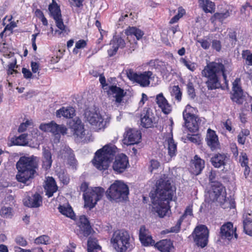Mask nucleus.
Segmentation results:
<instances>
[{
	"mask_svg": "<svg viewBox=\"0 0 252 252\" xmlns=\"http://www.w3.org/2000/svg\"><path fill=\"white\" fill-rule=\"evenodd\" d=\"M232 69L231 64L227 61H224V63L213 62L207 64L202 70L201 74L202 76L207 78L206 84L209 90H213L221 87L220 82L221 75L226 87L228 89L226 75L229 74Z\"/></svg>",
	"mask_w": 252,
	"mask_h": 252,
	"instance_id": "obj_1",
	"label": "nucleus"
},
{
	"mask_svg": "<svg viewBox=\"0 0 252 252\" xmlns=\"http://www.w3.org/2000/svg\"><path fill=\"white\" fill-rule=\"evenodd\" d=\"M38 159L37 157H22L16 163L18 173L16 179L19 182L29 185L31 180L34 177L38 168Z\"/></svg>",
	"mask_w": 252,
	"mask_h": 252,
	"instance_id": "obj_2",
	"label": "nucleus"
},
{
	"mask_svg": "<svg viewBox=\"0 0 252 252\" xmlns=\"http://www.w3.org/2000/svg\"><path fill=\"white\" fill-rule=\"evenodd\" d=\"M117 149L114 145H107L97 151L92 161L94 166L100 170L106 169L113 160Z\"/></svg>",
	"mask_w": 252,
	"mask_h": 252,
	"instance_id": "obj_3",
	"label": "nucleus"
},
{
	"mask_svg": "<svg viewBox=\"0 0 252 252\" xmlns=\"http://www.w3.org/2000/svg\"><path fill=\"white\" fill-rule=\"evenodd\" d=\"M111 242L118 252H126L132 248L130 236L128 232L124 230H117L114 231L111 239Z\"/></svg>",
	"mask_w": 252,
	"mask_h": 252,
	"instance_id": "obj_4",
	"label": "nucleus"
},
{
	"mask_svg": "<svg viewBox=\"0 0 252 252\" xmlns=\"http://www.w3.org/2000/svg\"><path fill=\"white\" fill-rule=\"evenodd\" d=\"M129 189L127 186L121 181H116L106 192V196L110 200L121 201L127 198Z\"/></svg>",
	"mask_w": 252,
	"mask_h": 252,
	"instance_id": "obj_5",
	"label": "nucleus"
},
{
	"mask_svg": "<svg viewBox=\"0 0 252 252\" xmlns=\"http://www.w3.org/2000/svg\"><path fill=\"white\" fill-rule=\"evenodd\" d=\"M197 112L196 108L187 105L183 113L185 126L190 132H196L201 125L202 120L195 115Z\"/></svg>",
	"mask_w": 252,
	"mask_h": 252,
	"instance_id": "obj_6",
	"label": "nucleus"
},
{
	"mask_svg": "<svg viewBox=\"0 0 252 252\" xmlns=\"http://www.w3.org/2000/svg\"><path fill=\"white\" fill-rule=\"evenodd\" d=\"M49 10L55 21L56 26L59 29V30L55 31V33L60 37L67 35L69 30L63 24L60 7L57 3H53L49 5Z\"/></svg>",
	"mask_w": 252,
	"mask_h": 252,
	"instance_id": "obj_7",
	"label": "nucleus"
},
{
	"mask_svg": "<svg viewBox=\"0 0 252 252\" xmlns=\"http://www.w3.org/2000/svg\"><path fill=\"white\" fill-rule=\"evenodd\" d=\"M104 190L101 187H94L88 189L83 194L85 201L84 207L92 209L97 202L103 196Z\"/></svg>",
	"mask_w": 252,
	"mask_h": 252,
	"instance_id": "obj_8",
	"label": "nucleus"
},
{
	"mask_svg": "<svg viewBox=\"0 0 252 252\" xmlns=\"http://www.w3.org/2000/svg\"><path fill=\"white\" fill-rule=\"evenodd\" d=\"M85 121L88 122L95 131L103 129L106 126V122L99 113L95 110L87 109L84 113Z\"/></svg>",
	"mask_w": 252,
	"mask_h": 252,
	"instance_id": "obj_9",
	"label": "nucleus"
},
{
	"mask_svg": "<svg viewBox=\"0 0 252 252\" xmlns=\"http://www.w3.org/2000/svg\"><path fill=\"white\" fill-rule=\"evenodd\" d=\"M192 236L197 246L204 248L207 245L209 230L205 225H201L196 227Z\"/></svg>",
	"mask_w": 252,
	"mask_h": 252,
	"instance_id": "obj_10",
	"label": "nucleus"
},
{
	"mask_svg": "<svg viewBox=\"0 0 252 252\" xmlns=\"http://www.w3.org/2000/svg\"><path fill=\"white\" fill-rule=\"evenodd\" d=\"M71 129L73 131V135L77 138L83 141L87 142L90 140L91 134L88 130L84 129V126L81 120L77 118L72 120L70 123Z\"/></svg>",
	"mask_w": 252,
	"mask_h": 252,
	"instance_id": "obj_11",
	"label": "nucleus"
},
{
	"mask_svg": "<svg viewBox=\"0 0 252 252\" xmlns=\"http://www.w3.org/2000/svg\"><path fill=\"white\" fill-rule=\"evenodd\" d=\"M211 190L209 193V197L213 202H222L226 195L225 189L220 182H214L211 184Z\"/></svg>",
	"mask_w": 252,
	"mask_h": 252,
	"instance_id": "obj_12",
	"label": "nucleus"
},
{
	"mask_svg": "<svg viewBox=\"0 0 252 252\" xmlns=\"http://www.w3.org/2000/svg\"><path fill=\"white\" fill-rule=\"evenodd\" d=\"M169 202L159 201L156 199H153V211L156 213L160 218H163L168 216L170 213Z\"/></svg>",
	"mask_w": 252,
	"mask_h": 252,
	"instance_id": "obj_13",
	"label": "nucleus"
},
{
	"mask_svg": "<svg viewBox=\"0 0 252 252\" xmlns=\"http://www.w3.org/2000/svg\"><path fill=\"white\" fill-rule=\"evenodd\" d=\"M154 122L152 110L148 107L144 108L141 114V125L145 128L151 127L154 126Z\"/></svg>",
	"mask_w": 252,
	"mask_h": 252,
	"instance_id": "obj_14",
	"label": "nucleus"
},
{
	"mask_svg": "<svg viewBox=\"0 0 252 252\" xmlns=\"http://www.w3.org/2000/svg\"><path fill=\"white\" fill-rule=\"evenodd\" d=\"M124 140L127 145H134L138 143L141 138L140 131L133 128H128L124 134Z\"/></svg>",
	"mask_w": 252,
	"mask_h": 252,
	"instance_id": "obj_15",
	"label": "nucleus"
},
{
	"mask_svg": "<svg viewBox=\"0 0 252 252\" xmlns=\"http://www.w3.org/2000/svg\"><path fill=\"white\" fill-rule=\"evenodd\" d=\"M107 94L115 98V101L120 103L122 102L125 94L123 89L116 85H110L108 87L104 88Z\"/></svg>",
	"mask_w": 252,
	"mask_h": 252,
	"instance_id": "obj_16",
	"label": "nucleus"
},
{
	"mask_svg": "<svg viewBox=\"0 0 252 252\" xmlns=\"http://www.w3.org/2000/svg\"><path fill=\"white\" fill-rule=\"evenodd\" d=\"M128 164V160L126 156L124 154H120L116 157L113 168L115 171L121 173L126 168Z\"/></svg>",
	"mask_w": 252,
	"mask_h": 252,
	"instance_id": "obj_17",
	"label": "nucleus"
},
{
	"mask_svg": "<svg viewBox=\"0 0 252 252\" xmlns=\"http://www.w3.org/2000/svg\"><path fill=\"white\" fill-rule=\"evenodd\" d=\"M171 182L172 181L170 177L164 174L161 175L157 181L156 190H159L160 194H162L163 190L175 189V187L171 184Z\"/></svg>",
	"mask_w": 252,
	"mask_h": 252,
	"instance_id": "obj_18",
	"label": "nucleus"
},
{
	"mask_svg": "<svg viewBox=\"0 0 252 252\" xmlns=\"http://www.w3.org/2000/svg\"><path fill=\"white\" fill-rule=\"evenodd\" d=\"M25 206L31 208H37L42 205V198L41 195L36 193L32 196H27L23 199Z\"/></svg>",
	"mask_w": 252,
	"mask_h": 252,
	"instance_id": "obj_19",
	"label": "nucleus"
},
{
	"mask_svg": "<svg viewBox=\"0 0 252 252\" xmlns=\"http://www.w3.org/2000/svg\"><path fill=\"white\" fill-rule=\"evenodd\" d=\"M240 79L236 78L233 82L232 90L233 92L231 99L237 103L241 104L243 100V92L240 85Z\"/></svg>",
	"mask_w": 252,
	"mask_h": 252,
	"instance_id": "obj_20",
	"label": "nucleus"
},
{
	"mask_svg": "<svg viewBox=\"0 0 252 252\" xmlns=\"http://www.w3.org/2000/svg\"><path fill=\"white\" fill-rule=\"evenodd\" d=\"M204 166V160L195 155L190 162V172L193 175H198L201 172Z\"/></svg>",
	"mask_w": 252,
	"mask_h": 252,
	"instance_id": "obj_21",
	"label": "nucleus"
},
{
	"mask_svg": "<svg viewBox=\"0 0 252 252\" xmlns=\"http://www.w3.org/2000/svg\"><path fill=\"white\" fill-rule=\"evenodd\" d=\"M164 147L168 150V154L170 157L165 160L169 162L172 157L175 156L177 152V145L173 138L172 134L170 133L169 136L166 138Z\"/></svg>",
	"mask_w": 252,
	"mask_h": 252,
	"instance_id": "obj_22",
	"label": "nucleus"
},
{
	"mask_svg": "<svg viewBox=\"0 0 252 252\" xmlns=\"http://www.w3.org/2000/svg\"><path fill=\"white\" fill-rule=\"evenodd\" d=\"M156 101L163 113L168 114L172 111L171 105L168 103L162 93L157 95Z\"/></svg>",
	"mask_w": 252,
	"mask_h": 252,
	"instance_id": "obj_23",
	"label": "nucleus"
},
{
	"mask_svg": "<svg viewBox=\"0 0 252 252\" xmlns=\"http://www.w3.org/2000/svg\"><path fill=\"white\" fill-rule=\"evenodd\" d=\"M175 190L176 189L163 190V193L162 194H160L159 190H156L155 196L153 198V199H156L157 198L159 201L169 202L173 199L175 193Z\"/></svg>",
	"mask_w": 252,
	"mask_h": 252,
	"instance_id": "obj_24",
	"label": "nucleus"
},
{
	"mask_svg": "<svg viewBox=\"0 0 252 252\" xmlns=\"http://www.w3.org/2000/svg\"><path fill=\"white\" fill-rule=\"evenodd\" d=\"M236 228H233L231 222H227L223 224L220 228V234L222 238L230 240L234 234L235 237L237 238V234L235 233Z\"/></svg>",
	"mask_w": 252,
	"mask_h": 252,
	"instance_id": "obj_25",
	"label": "nucleus"
},
{
	"mask_svg": "<svg viewBox=\"0 0 252 252\" xmlns=\"http://www.w3.org/2000/svg\"><path fill=\"white\" fill-rule=\"evenodd\" d=\"M206 139L207 145L212 151L219 148L218 137L215 131L209 128L207 130Z\"/></svg>",
	"mask_w": 252,
	"mask_h": 252,
	"instance_id": "obj_26",
	"label": "nucleus"
},
{
	"mask_svg": "<svg viewBox=\"0 0 252 252\" xmlns=\"http://www.w3.org/2000/svg\"><path fill=\"white\" fill-rule=\"evenodd\" d=\"M139 236L141 243L145 246L153 245L155 243L149 230L144 226L140 227Z\"/></svg>",
	"mask_w": 252,
	"mask_h": 252,
	"instance_id": "obj_27",
	"label": "nucleus"
},
{
	"mask_svg": "<svg viewBox=\"0 0 252 252\" xmlns=\"http://www.w3.org/2000/svg\"><path fill=\"white\" fill-rule=\"evenodd\" d=\"M78 226L80 228V233L84 236L87 237L91 234L92 229L87 218L85 216L80 217Z\"/></svg>",
	"mask_w": 252,
	"mask_h": 252,
	"instance_id": "obj_28",
	"label": "nucleus"
},
{
	"mask_svg": "<svg viewBox=\"0 0 252 252\" xmlns=\"http://www.w3.org/2000/svg\"><path fill=\"white\" fill-rule=\"evenodd\" d=\"M125 41L121 37H114L110 42L111 48L108 50L110 56L115 55L119 48H123L125 46Z\"/></svg>",
	"mask_w": 252,
	"mask_h": 252,
	"instance_id": "obj_29",
	"label": "nucleus"
},
{
	"mask_svg": "<svg viewBox=\"0 0 252 252\" xmlns=\"http://www.w3.org/2000/svg\"><path fill=\"white\" fill-rule=\"evenodd\" d=\"M227 160V158L225 154L218 153L215 154L211 158L210 161L212 164L215 168H220L224 166Z\"/></svg>",
	"mask_w": 252,
	"mask_h": 252,
	"instance_id": "obj_30",
	"label": "nucleus"
},
{
	"mask_svg": "<svg viewBox=\"0 0 252 252\" xmlns=\"http://www.w3.org/2000/svg\"><path fill=\"white\" fill-rule=\"evenodd\" d=\"M193 215L192 214V207L190 206H188L186 209V210L184 213V214L181 217L180 219L178 220L176 224L170 228V230H167V232H173V233H177L178 232L181 228V224L183 220H184L187 216H192Z\"/></svg>",
	"mask_w": 252,
	"mask_h": 252,
	"instance_id": "obj_31",
	"label": "nucleus"
},
{
	"mask_svg": "<svg viewBox=\"0 0 252 252\" xmlns=\"http://www.w3.org/2000/svg\"><path fill=\"white\" fill-rule=\"evenodd\" d=\"M45 183L44 188L46 190V194L48 197H51L53 196V193L57 191L58 187L53 177H48L47 178Z\"/></svg>",
	"mask_w": 252,
	"mask_h": 252,
	"instance_id": "obj_32",
	"label": "nucleus"
},
{
	"mask_svg": "<svg viewBox=\"0 0 252 252\" xmlns=\"http://www.w3.org/2000/svg\"><path fill=\"white\" fill-rule=\"evenodd\" d=\"M42 155V167L47 170L51 168L53 161L52 154L49 148H43Z\"/></svg>",
	"mask_w": 252,
	"mask_h": 252,
	"instance_id": "obj_33",
	"label": "nucleus"
},
{
	"mask_svg": "<svg viewBox=\"0 0 252 252\" xmlns=\"http://www.w3.org/2000/svg\"><path fill=\"white\" fill-rule=\"evenodd\" d=\"M153 72L150 71H145L138 74L136 82L142 87H147L150 85V79L153 77Z\"/></svg>",
	"mask_w": 252,
	"mask_h": 252,
	"instance_id": "obj_34",
	"label": "nucleus"
},
{
	"mask_svg": "<svg viewBox=\"0 0 252 252\" xmlns=\"http://www.w3.org/2000/svg\"><path fill=\"white\" fill-rule=\"evenodd\" d=\"M155 247L161 252H170L173 248L172 242L168 239L159 241L155 244Z\"/></svg>",
	"mask_w": 252,
	"mask_h": 252,
	"instance_id": "obj_35",
	"label": "nucleus"
},
{
	"mask_svg": "<svg viewBox=\"0 0 252 252\" xmlns=\"http://www.w3.org/2000/svg\"><path fill=\"white\" fill-rule=\"evenodd\" d=\"M125 33L127 36V39L130 41L129 38L132 36L136 37L137 40H139L142 38L144 34V32L141 30L136 27H129L125 31Z\"/></svg>",
	"mask_w": 252,
	"mask_h": 252,
	"instance_id": "obj_36",
	"label": "nucleus"
},
{
	"mask_svg": "<svg viewBox=\"0 0 252 252\" xmlns=\"http://www.w3.org/2000/svg\"><path fill=\"white\" fill-rule=\"evenodd\" d=\"M57 116L61 117L62 116L66 118H71L75 115V110L71 107H62L56 112Z\"/></svg>",
	"mask_w": 252,
	"mask_h": 252,
	"instance_id": "obj_37",
	"label": "nucleus"
},
{
	"mask_svg": "<svg viewBox=\"0 0 252 252\" xmlns=\"http://www.w3.org/2000/svg\"><path fill=\"white\" fill-rule=\"evenodd\" d=\"M59 211L63 215L72 219H74L75 215L71 207L68 204L60 205Z\"/></svg>",
	"mask_w": 252,
	"mask_h": 252,
	"instance_id": "obj_38",
	"label": "nucleus"
},
{
	"mask_svg": "<svg viewBox=\"0 0 252 252\" xmlns=\"http://www.w3.org/2000/svg\"><path fill=\"white\" fill-rule=\"evenodd\" d=\"M100 249L97 244V240L94 238L90 237L88 241V252H97Z\"/></svg>",
	"mask_w": 252,
	"mask_h": 252,
	"instance_id": "obj_39",
	"label": "nucleus"
},
{
	"mask_svg": "<svg viewBox=\"0 0 252 252\" xmlns=\"http://www.w3.org/2000/svg\"><path fill=\"white\" fill-rule=\"evenodd\" d=\"M52 133L55 135L62 134L64 135L66 133L67 128L63 125L57 124L53 122L52 126Z\"/></svg>",
	"mask_w": 252,
	"mask_h": 252,
	"instance_id": "obj_40",
	"label": "nucleus"
},
{
	"mask_svg": "<svg viewBox=\"0 0 252 252\" xmlns=\"http://www.w3.org/2000/svg\"><path fill=\"white\" fill-rule=\"evenodd\" d=\"M244 231L247 235L252 236V219L246 218L243 220Z\"/></svg>",
	"mask_w": 252,
	"mask_h": 252,
	"instance_id": "obj_41",
	"label": "nucleus"
},
{
	"mask_svg": "<svg viewBox=\"0 0 252 252\" xmlns=\"http://www.w3.org/2000/svg\"><path fill=\"white\" fill-rule=\"evenodd\" d=\"M69 152L67 153H62L63 157L64 158H67V163L72 168L75 167L76 164V160L74 158V155L71 153L70 150L69 149Z\"/></svg>",
	"mask_w": 252,
	"mask_h": 252,
	"instance_id": "obj_42",
	"label": "nucleus"
},
{
	"mask_svg": "<svg viewBox=\"0 0 252 252\" xmlns=\"http://www.w3.org/2000/svg\"><path fill=\"white\" fill-rule=\"evenodd\" d=\"M28 135L27 134H22L17 137L13 142L15 145L24 146L28 144V141L27 139Z\"/></svg>",
	"mask_w": 252,
	"mask_h": 252,
	"instance_id": "obj_43",
	"label": "nucleus"
},
{
	"mask_svg": "<svg viewBox=\"0 0 252 252\" xmlns=\"http://www.w3.org/2000/svg\"><path fill=\"white\" fill-rule=\"evenodd\" d=\"M202 8L206 13H212L215 11V4L209 0H206Z\"/></svg>",
	"mask_w": 252,
	"mask_h": 252,
	"instance_id": "obj_44",
	"label": "nucleus"
},
{
	"mask_svg": "<svg viewBox=\"0 0 252 252\" xmlns=\"http://www.w3.org/2000/svg\"><path fill=\"white\" fill-rule=\"evenodd\" d=\"M171 94L178 101H180L182 99V93L178 86H174L172 87Z\"/></svg>",
	"mask_w": 252,
	"mask_h": 252,
	"instance_id": "obj_45",
	"label": "nucleus"
},
{
	"mask_svg": "<svg viewBox=\"0 0 252 252\" xmlns=\"http://www.w3.org/2000/svg\"><path fill=\"white\" fill-rule=\"evenodd\" d=\"M223 209L232 208L234 207V202L231 200L226 199V195H224V199L222 202H218Z\"/></svg>",
	"mask_w": 252,
	"mask_h": 252,
	"instance_id": "obj_46",
	"label": "nucleus"
},
{
	"mask_svg": "<svg viewBox=\"0 0 252 252\" xmlns=\"http://www.w3.org/2000/svg\"><path fill=\"white\" fill-rule=\"evenodd\" d=\"M0 216L4 218H7L12 216V210L11 207H3L0 211Z\"/></svg>",
	"mask_w": 252,
	"mask_h": 252,
	"instance_id": "obj_47",
	"label": "nucleus"
},
{
	"mask_svg": "<svg viewBox=\"0 0 252 252\" xmlns=\"http://www.w3.org/2000/svg\"><path fill=\"white\" fill-rule=\"evenodd\" d=\"M185 13V10L182 7H179L178 8V14L171 18L169 21V24H173L177 22L180 18H181Z\"/></svg>",
	"mask_w": 252,
	"mask_h": 252,
	"instance_id": "obj_48",
	"label": "nucleus"
},
{
	"mask_svg": "<svg viewBox=\"0 0 252 252\" xmlns=\"http://www.w3.org/2000/svg\"><path fill=\"white\" fill-rule=\"evenodd\" d=\"M242 58L246 60V63L248 65H252V53H251V52L246 50L243 51L242 54Z\"/></svg>",
	"mask_w": 252,
	"mask_h": 252,
	"instance_id": "obj_49",
	"label": "nucleus"
},
{
	"mask_svg": "<svg viewBox=\"0 0 252 252\" xmlns=\"http://www.w3.org/2000/svg\"><path fill=\"white\" fill-rule=\"evenodd\" d=\"M126 72L127 77L129 80L136 82L138 74L135 72L132 69H127L126 70Z\"/></svg>",
	"mask_w": 252,
	"mask_h": 252,
	"instance_id": "obj_50",
	"label": "nucleus"
},
{
	"mask_svg": "<svg viewBox=\"0 0 252 252\" xmlns=\"http://www.w3.org/2000/svg\"><path fill=\"white\" fill-rule=\"evenodd\" d=\"M50 241L49 237L47 235H42L36 238L34 243L36 244L47 245Z\"/></svg>",
	"mask_w": 252,
	"mask_h": 252,
	"instance_id": "obj_51",
	"label": "nucleus"
},
{
	"mask_svg": "<svg viewBox=\"0 0 252 252\" xmlns=\"http://www.w3.org/2000/svg\"><path fill=\"white\" fill-rule=\"evenodd\" d=\"M180 62L191 71H193L196 69V66L194 63H192L189 61H187L184 58L181 59Z\"/></svg>",
	"mask_w": 252,
	"mask_h": 252,
	"instance_id": "obj_52",
	"label": "nucleus"
},
{
	"mask_svg": "<svg viewBox=\"0 0 252 252\" xmlns=\"http://www.w3.org/2000/svg\"><path fill=\"white\" fill-rule=\"evenodd\" d=\"M53 123V121L49 123L41 124L39 126V128L43 131L52 133Z\"/></svg>",
	"mask_w": 252,
	"mask_h": 252,
	"instance_id": "obj_53",
	"label": "nucleus"
},
{
	"mask_svg": "<svg viewBox=\"0 0 252 252\" xmlns=\"http://www.w3.org/2000/svg\"><path fill=\"white\" fill-rule=\"evenodd\" d=\"M17 61L16 60H14V61L11 63H10L8 65V69L7 70V74H12L13 73H18L17 71L15 69L17 67V65H16Z\"/></svg>",
	"mask_w": 252,
	"mask_h": 252,
	"instance_id": "obj_54",
	"label": "nucleus"
},
{
	"mask_svg": "<svg viewBox=\"0 0 252 252\" xmlns=\"http://www.w3.org/2000/svg\"><path fill=\"white\" fill-rule=\"evenodd\" d=\"M32 125V120H27L25 122L21 124L19 126L18 131L19 132L25 131L28 127Z\"/></svg>",
	"mask_w": 252,
	"mask_h": 252,
	"instance_id": "obj_55",
	"label": "nucleus"
},
{
	"mask_svg": "<svg viewBox=\"0 0 252 252\" xmlns=\"http://www.w3.org/2000/svg\"><path fill=\"white\" fill-rule=\"evenodd\" d=\"M160 166L159 162L155 159H152L150 161V165L149 169L151 172H152L153 170L157 169Z\"/></svg>",
	"mask_w": 252,
	"mask_h": 252,
	"instance_id": "obj_56",
	"label": "nucleus"
},
{
	"mask_svg": "<svg viewBox=\"0 0 252 252\" xmlns=\"http://www.w3.org/2000/svg\"><path fill=\"white\" fill-rule=\"evenodd\" d=\"M240 161L242 166L248 165V158L247 154L245 153H242L240 157Z\"/></svg>",
	"mask_w": 252,
	"mask_h": 252,
	"instance_id": "obj_57",
	"label": "nucleus"
},
{
	"mask_svg": "<svg viewBox=\"0 0 252 252\" xmlns=\"http://www.w3.org/2000/svg\"><path fill=\"white\" fill-rule=\"evenodd\" d=\"M229 16V13L228 11L225 13H216L214 14V17L216 19L222 21L226 18Z\"/></svg>",
	"mask_w": 252,
	"mask_h": 252,
	"instance_id": "obj_58",
	"label": "nucleus"
},
{
	"mask_svg": "<svg viewBox=\"0 0 252 252\" xmlns=\"http://www.w3.org/2000/svg\"><path fill=\"white\" fill-rule=\"evenodd\" d=\"M197 42L199 43L201 47L204 49H208L210 46V43L209 41L205 39H201L197 40Z\"/></svg>",
	"mask_w": 252,
	"mask_h": 252,
	"instance_id": "obj_59",
	"label": "nucleus"
},
{
	"mask_svg": "<svg viewBox=\"0 0 252 252\" xmlns=\"http://www.w3.org/2000/svg\"><path fill=\"white\" fill-rule=\"evenodd\" d=\"M212 48L216 50L217 51H220L221 48V43L220 40H213L212 41Z\"/></svg>",
	"mask_w": 252,
	"mask_h": 252,
	"instance_id": "obj_60",
	"label": "nucleus"
},
{
	"mask_svg": "<svg viewBox=\"0 0 252 252\" xmlns=\"http://www.w3.org/2000/svg\"><path fill=\"white\" fill-rule=\"evenodd\" d=\"M188 93L189 95L191 97L193 98L195 96L194 89L193 87L192 84L189 83L187 85Z\"/></svg>",
	"mask_w": 252,
	"mask_h": 252,
	"instance_id": "obj_61",
	"label": "nucleus"
},
{
	"mask_svg": "<svg viewBox=\"0 0 252 252\" xmlns=\"http://www.w3.org/2000/svg\"><path fill=\"white\" fill-rule=\"evenodd\" d=\"M16 242L17 244L24 247L26 246L27 244V241L23 237L21 236H18L16 238Z\"/></svg>",
	"mask_w": 252,
	"mask_h": 252,
	"instance_id": "obj_62",
	"label": "nucleus"
},
{
	"mask_svg": "<svg viewBox=\"0 0 252 252\" xmlns=\"http://www.w3.org/2000/svg\"><path fill=\"white\" fill-rule=\"evenodd\" d=\"M31 67L33 73L38 72L39 70V63L36 62H31Z\"/></svg>",
	"mask_w": 252,
	"mask_h": 252,
	"instance_id": "obj_63",
	"label": "nucleus"
},
{
	"mask_svg": "<svg viewBox=\"0 0 252 252\" xmlns=\"http://www.w3.org/2000/svg\"><path fill=\"white\" fill-rule=\"evenodd\" d=\"M59 178L61 182L64 184H67L69 182V179L64 173H61L59 175Z\"/></svg>",
	"mask_w": 252,
	"mask_h": 252,
	"instance_id": "obj_64",
	"label": "nucleus"
}]
</instances>
